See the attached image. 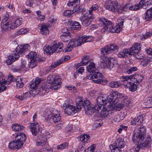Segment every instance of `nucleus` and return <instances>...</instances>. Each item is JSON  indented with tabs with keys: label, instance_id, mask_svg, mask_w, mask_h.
I'll return each instance as SVG.
<instances>
[{
	"label": "nucleus",
	"instance_id": "obj_1",
	"mask_svg": "<svg viewBox=\"0 0 152 152\" xmlns=\"http://www.w3.org/2000/svg\"><path fill=\"white\" fill-rule=\"evenodd\" d=\"M119 48V47L116 44H113L107 45L101 49L100 61L102 67H107L110 69L114 66L116 64L115 60L113 58H108L107 55L118 49Z\"/></svg>",
	"mask_w": 152,
	"mask_h": 152
},
{
	"label": "nucleus",
	"instance_id": "obj_2",
	"mask_svg": "<svg viewBox=\"0 0 152 152\" xmlns=\"http://www.w3.org/2000/svg\"><path fill=\"white\" fill-rule=\"evenodd\" d=\"M146 131V127L142 126H139L134 131L132 134V141L137 145L135 148L136 151L138 152L140 148L143 147L141 145V142L144 140Z\"/></svg>",
	"mask_w": 152,
	"mask_h": 152
},
{
	"label": "nucleus",
	"instance_id": "obj_3",
	"mask_svg": "<svg viewBox=\"0 0 152 152\" xmlns=\"http://www.w3.org/2000/svg\"><path fill=\"white\" fill-rule=\"evenodd\" d=\"M77 101L79 105L78 107L80 110L83 107L86 115H91L94 113L100 110V108L96 105L95 107L90 106L91 102L86 98L83 99L82 97H79L77 98Z\"/></svg>",
	"mask_w": 152,
	"mask_h": 152
},
{
	"label": "nucleus",
	"instance_id": "obj_4",
	"mask_svg": "<svg viewBox=\"0 0 152 152\" xmlns=\"http://www.w3.org/2000/svg\"><path fill=\"white\" fill-rule=\"evenodd\" d=\"M127 96L124 94L119 93L117 91H115L108 96V99L110 102H112L114 104L110 106V108L111 110H117L115 108V106L118 108L120 105V103H122L124 99H127Z\"/></svg>",
	"mask_w": 152,
	"mask_h": 152
},
{
	"label": "nucleus",
	"instance_id": "obj_5",
	"mask_svg": "<svg viewBox=\"0 0 152 152\" xmlns=\"http://www.w3.org/2000/svg\"><path fill=\"white\" fill-rule=\"evenodd\" d=\"M93 39L91 36L84 35L75 41H71L67 46V49L65 52H69L74 47L79 46L85 42H91Z\"/></svg>",
	"mask_w": 152,
	"mask_h": 152
},
{
	"label": "nucleus",
	"instance_id": "obj_6",
	"mask_svg": "<svg viewBox=\"0 0 152 152\" xmlns=\"http://www.w3.org/2000/svg\"><path fill=\"white\" fill-rule=\"evenodd\" d=\"M99 20L102 22L103 25V28L101 30L102 32H104L108 28V31L110 32L118 33L120 32V28L119 26H114L110 21L103 17L99 18Z\"/></svg>",
	"mask_w": 152,
	"mask_h": 152
},
{
	"label": "nucleus",
	"instance_id": "obj_7",
	"mask_svg": "<svg viewBox=\"0 0 152 152\" xmlns=\"http://www.w3.org/2000/svg\"><path fill=\"white\" fill-rule=\"evenodd\" d=\"M140 50V44L136 43L129 49H125L121 51L118 54V57L121 58H126L127 54L138 56V53Z\"/></svg>",
	"mask_w": 152,
	"mask_h": 152
},
{
	"label": "nucleus",
	"instance_id": "obj_8",
	"mask_svg": "<svg viewBox=\"0 0 152 152\" xmlns=\"http://www.w3.org/2000/svg\"><path fill=\"white\" fill-rule=\"evenodd\" d=\"M29 46L28 44L24 45L23 46H18L16 48L15 53H13L12 56H9L8 59L6 60L7 64L8 65L11 64L19 58V55L22 54L27 50Z\"/></svg>",
	"mask_w": 152,
	"mask_h": 152
},
{
	"label": "nucleus",
	"instance_id": "obj_9",
	"mask_svg": "<svg viewBox=\"0 0 152 152\" xmlns=\"http://www.w3.org/2000/svg\"><path fill=\"white\" fill-rule=\"evenodd\" d=\"M93 73V74H90L89 75H88L86 77V79H91L94 83L97 84L102 85H105L107 84V80L104 78H102V75L97 69Z\"/></svg>",
	"mask_w": 152,
	"mask_h": 152
},
{
	"label": "nucleus",
	"instance_id": "obj_10",
	"mask_svg": "<svg viewBox=\"0 0 152 152\" xmlns=\"http://www.w3.org/2000/svg\"><path fill=\"white\" fill-rule=\"evenodd\" d=\"M77 98L75 100L77 108L75 106L69 104L67 101L65 102L63 104L62 107L64 110L65 113L68 115H73L80 110L79 103L77 101Z\"/></svg>",
	"mask_w": 152,
	"mask_h": 152
},
{
	"label": "nucleus",
	"instance_id": "obj_11",
	"mask_svg": "<svg viewBox=\"0 0 152 152\" xmlns=\"http://www.w3.org/2000/svg\"><path fill=\"white\" fill-rule=\"evenodd\" d=\"M106 9L113 12L121 13L123 12V8H120L118 3L115 2L109 1L105 5Z\"/></svg>",
	"mask_w": 152,
	"mask_h": 152
},
{
	"label": "nucleus",
	"instance_id": "obj_12",
	"mask_svg": "<svg viewBox=\"0 0 152 152\" xmlns=\"http://www.w3.org/2000/svg\"><path fill=\"white\" fill-rule=\"evenodd\" d=\"M12 17L10 18L8 14H6L4 16V18L1 23L2 29L4 31H9L12 29L11 28L12 20Z\"/></svg>",
	"mask_w": 152,
	"mask_h": 152
},
{
	"label": "nucleus",
	"instance_id": "obj_13",
	"mask_svg": "<svg viewBox=\"0 0 152 152\" xmlns=\"http://www.w3.org/2000/svg\"><path fill=\"white\" fill-rule=\"evenodd\" d=\"M29 94L33 96L39 94L40 95L45 94L47 90H45L47 86H30Z\"/></svg>",
	"mask_w": 152,
	"mask_h": 152
},
{
	"label": "nucleus",
	"instance_id": "obj_14",
	"mask_svg": "<svg viewBox=\"0 0 152 152\" xmlns=\"http://www.w3.org/2000/svg\"><path fill=\"white\" fill-rule=\"evenodd\" d=\"M27 58H29L30 61L28 66L29 68H31L36 66L37 64V61L38 60V55L36 52L31 51L26 56Z\"/></svg>",
	"mask_w": 152,
	"mask_h": 152
},
{
	"label": "nucleus",
	"instance_id": "obj_15",
	"mask_svg": "<svg viewBox=\"0 0 152 152\" xmlns=\"http://www.w3.org/2000/svg\"><path fill=\"white\" fill-rule=\"evenodd\" d=\"M94 15H84L81 16L80 18V20L83 25L85 26H89L92 21L94 19Z\"/></svg>",
	"mask_w": 152,
	"mask_h": 152
},
{
	"label": "nucleus",
	"instance_id": "obj_16",
	"mask_svg": "<svg viewBox=\"0 0 152 152\" xmlns=\"http://www.w3.org/2000/svg\"><path fill=\"white\" fill-rule=\"evenodd\" d=\"M109 100L108 96L107 97L105 95H102L97 98L96 106L101 110L104 105L106 104L107 102H110Z\"/></svg>",
	"mask_w": 152,
	"mask_h": 152
},
{
	"label": "nucleus",
	"instance_id": "obj_17",
	"mask_svg": "<svg viewBox=\"0 0 152 152\" xmlns=\"http://www.w3.org/2000/svg\"><path fill=\"white\" fill-rule=\"evenodd\" d=\"M26 139V137L25 134L22 132L18 133L15 137V141L18 142V143L22 147L23 146L24 143Z\"/></svg>",
	"mask_w": 152,
	"mask_h": 152
},
{
	"label": "nucleus",
	"instance_id": "obj_18",
	"mask_svg": "<svg viewBox=\"0 0 152 152\" xmlns=\"http://www.w3.org/2000/svg\"><path fill=\"white\" fill-rule=\"evenodd\" d=\"M144 120V118L143 115H141L137 117V118L133 119L131 121V124L132 125H138V126L135 127V129L136 128H137L138 127L140 126H141V125H140L141 123H142ZM142 126H144L145 127V126L142 125Z\"/></svg>",
	"mask_w": 152,
	"mask_h": 152
},
{
	"label": "nucleus",
	"instance_id": "obj_19",
	"mask_svg": "<svg viewBox=\"0 0 152 152\" xmlns=\"http://www.w3.org/2000/svg\"><path fill=\"white\" fill-rule=\"evenodd\" d=\"M63 47L62 43H58L57 44L56 42L53 43V45L50 47L52 54L53 53H58L60 52Z\"/></svg>",
	"mask_w": 152,
	"mask_h": 152
},
{
	"label": "nucleus",
	"instance_id": "obj_20",
	"mask_svg": "<svg viewBox=\"0 0 152 152\" xmlns=\"http://www.w3.org/2000/svg\"><path fill=\"white\" fill-rule=\"evenodd\" d=\"M134 76L133 75H131L130 76H122L121 77L120 79L121 81L122 82H125V83L126 82L127 83L126 86H133L134 83H132V79L133 80V77ZM125 86V84H124Z\"/></svg>",
	"mask_w": 152,
	"mask_h": 152
},
{
	"label": "nucleus",
	"instance_id": "obj_21",
	"mask_svg": "<svg viewBox=\"0 0 152 152\" xmlns=\"http://www.w3.org/2000/svg\"><path fill=\"white\" fill-rule=\"evenodd\" d=\"M97 112L100 117L102 118L107 117L109 114V111L106 108L104 107V106L102 107L99 111Z\"/></svg>",
	"mask_w": 152,
	"mask_h": 152
},
{
	"label": "nucleus",
	"instance_id": "obj_22",
	"mask_svg": "<svg viewBox=\"0 0 152 152\" xmlns=\"http://www.w3.org/2000/svg\"><path fill=\"white\" fill-rule=\"evenodd\" d=\"M18 143V142L15 141V140L9 143V148L10 149H15L16 148L18 149H20L22 147L20 146V147L19 146H20Z\"/></svg>",
	"mask_w": 152,
	"mask_h": 152
},
{
	"label": "nucleus",
	"instance_id": "obj_23",
	"mask_svg": "<svg viewBox=\"0 0 152 152\" xmlns=\"http://www.w3.org/2000/svg\"><path fill=\"white\" fill-rule=\"evenodd\" d=\"M22 22V19L20 18H17L13 22L12 21L11 28L13 29H15L20 25Z\"/></svg>",
	"mask_w": 152,
	"mask_h": 152
},
{
	"label": "nucleus",
	"instance_id": "obj_24",
	"mask_svg": "<svg viewBox=\"0 0 152 152\" xmlns=\"http://www.w3.org/2000/svg\"><path fill=\"white\" fill-rule=\"evenodd\" d=\"M44 81L40 78H36L34 80H32L30 84V86H37L38 85H43Z\"/></svg>",
	"mask_w": 152,
	"mask_h": 152
},
{
	"label": "nucleus",
	"instance_id": "obj_25",
	"mask_svg": "<svg viewBox=\"0 0 152 152\" xmlns=\"http://www.w3.org/2000/svg\"><path fill=\"white\" fill-rule=\"evenodd\" d=\"M39 126V124L37 123H34L31 124L30 129L33 135L36 136L37 135V127H38Z\"/></svg>",
	"mask_w": 152,
	"mask_h": 152
},
{
	"label": "nucleus",
	"instance_id": "obj_26",
	"mask_svg": "<svg viewBox=\"0 0 152 152\" xmlns=\"http://www.w3.org/2000/svg\"><path fill=\"white\" fill-rule=\"evenodd\" d=\"M152 140L150 137L148 136L145 142L143 143L141 142V145L143 147L149 148L151 147Z\"/></svg>",
	"mask_w": 152,
	"mask_h": 152
},
{
	"label": "nucleus",
	"instance_id": "obj_27",
	"mask_svg": "<svg viewBox=\"0 0 152 152\" xmlns=\"http://www.w3.org/2000/svg\"><path fill=\"white\" fill-rule=\"evenodd\" d=\"M113 143L121 149L123 148L126 145L124 139L121 138L117 139Z\"/></svg>",
	"mask_w": 152,
	"mask_h": 152
},
{
	"label": "nucleus",
	"instance_id": "obj_28",
	"mask_svg": "<svg viewBox=\"0 0 152 152\" xmlns=\"http://www.w3.org/2000/svg\"><path fill=\"white\" fill-rule=\"evenodd\" d=\"M132 75L134 76L133 77V81L134 82L133 86H134V83H140L141 82L142 80L143 79V77L142 75H138L137 74H133Z\"/></svg>",
	"mask_w": 152,
	"mask_h": 152
},
{
	"label": "nucleus",
	"instance_id": "obj_29",
	"mask_svg": "<svg viewBox=\"0 0 152 152\" xmlns=\"http://www.w3.org/2000/svg\"><path fill=\"white\" fill-rule=\"evenodd\" d=\"M110 148L112 152H121L122 149L113 143L110 145Z\"/></svg>",
	"mask_w": 152,
	"mask_h": 152
},
{
	"label": "nucleus",
	"instance_id": "obj_30",
	"mask_svg": "<svg viewBox=\"0 0 152 152\" xmlns=\"http://www.w3.org/2000/svg\"><path fill=\"white\" fill-rule=\"evenodd\" d=\"M143 55L140 57H137V58L142 59L141 61L140 64L143 67L146 66L150 62L146 57H144Z\"/></svg>",
	"mask_w": 152,
	"mask_h": 152
},
{
	"label": "nucleus",
	"instance_id": "obj_31",
	"mask_svg": "<svg viewBox=\"0 0 152 152\" xmlns=\"http://www.w3.org/2000/svg\"><path fill=\"white\" fill-rule=\"evenodd\" d=\"M131 104V102L129 101L127 99H124L122 103H120V105L118 108V110H120L121 109L123 108L125 106L128 107Z\"/></svg>",
	"mask_w": 152,
	"mask_h": 152
},
{
	"label": "nucleus",
	"instance_id": "obj_32",
	"mask_svg": "<svg viewBox=\"0 0 152 152\" xmlns=\"http://www.w3.org/2000/svg\"><path fill=\"white\" fill-rule=\"evenodd\" d=\"M81 27V25L78 22L74 21L71 23V28L74 30H80Z\"/></svg>",
	"mask_w": 152,
	"mask_h": 152
},
{
	"label": "nucleus",
	"instance_id": "obj_33",
	"mask_svg": "<svg viewBox=\"0 0 152 152\" xmlns=\"http://www.w3.org/2000/svg\"><path fill=\"white\" fill-rule=\"evenodd\" d=\"M88 72L90 73H93L96 70L95 64L94 62H90L89 65L87 67Z\"/></svg>",
	"mask_w": 152,
	"mask_h": 152
},
{
	"label": "nucleus",
	"instance_id": "obj_34",
	"mask_svg": "<svg viewBox=\"0 0 152 152\" xmlns=\"http://www.w3.org/2000/svg\"><path fill=\"white\" fill-rule=\"evenodd\" d=\"M40 30L41 34H42L47 35L48 34L49 32L47 25H42Z\"/></svg>",
	"mask_w": 152,
	"mask_h": 152
},
{
	"label": "nucleus",
	"instance_id": "obj_35",
	"mask_svg": "<svg viewBox=\"0 0 152 152\" xmlns=\"http://www.w3.org/2000/svg\"><path fill=\"white\" fill-rule=\"evenodd\" d=\"M90 61V58L89 56L84 55L82 58V61L80 63V65H86Z\"/></svg>",
	"mask_w": 152,
	"mask_h": 152
},
{
	"label": "nucleus",
	"instance_id": "obj_36",
	"mask_svg": "<svg viewBox=\"0 0 152 152\" xmlns=\"http://www.w3.org/2000/svg\"><path fill=\"white\" fill-rule=\"evenodd\" d=\"M145 19L146 20H150L152 18V8L148 9L145 12Z\"/></svg>",
	"mask_w": 152,
	"mask_h": 152
},
{
	"label": "nucleus",
	"instance_id": "obj_37",
	"mask_svg": "<svg viewBox=\"0 0 152 152\" xmlns=\"http://www.w3.org/2000/svg\"><path fill=\"white\" fill-rule=\"evenodd\" d=\"M89 137V136L88 135L83 134L80 135V139L83 143L88 142Z\"/></svg>",
	"mask_w": 152,
	"mask_h": 152
},
{
	"label": "nucleus",
	"instance_id": "obj_38",
	"mask_svg": "<svg viewBox=\"0 0 152 152\" xmlns=\"http://www.w3.org/2000/svg\"><path fill=\"white\" fill-rule=\"evenodd\" d=\"M99 8V6L97 4L93 5L88 10V14L89 15H94L93 13L94 11Z\"/></svg>",
	"mask_w": 152,
	"mask_h": 152
},
{
	"label": "nucleus",
	"instance_id": "obj_39",
	"mask_svg": "<svg viewBox=\"0 0 152 152\" xmlns=\"http://www.w3.org/2000/svg\"><path fill=\"white\" fill-rule=\"evenodd\" d=\"M25 127L18 124H14L12 126V128L13 130L15 131H19L23 130Z\"/></svg>",
	"mask_w": 152,
	"mask_h": 152
},
{
	"label": "nucleus",
	"instance_id": "obj_40",
	"mask_svg": "<svg viewBox=\"0 0 152 152\" xmlns=\"http://www.w3.org/2000/svg\"><path fill=\"white\" fill-rule=\"evenodd\" d=\"M56 74L48 76L47 78V83L51 85L54 84V81L56 77Z\"/></svg>",
	"mask_w": 152,
	"mask_h": 152
},
{
	"label": "nucleus",
	"instance_id": "obj_41",
	"mask_svg": "<svg viewBox=\"0 0 152 152\" xmlns=\"http://www.w3.org/2000/svg\"><path fill=\"white\" fill-rule=\"evenodd\" d=\"M22 64L20 66L17 67L13 68V69L16 72H19L23 69V68H24L26 64V61L24 60L22 61Z\"/></svg>",
	"mask_w": 152,
	"mask_h": 152
},
{
	"label": "nucleus",
	"instance_id": "obj_42",
	"mask_svg": "<svg viewBox=\"0 0 152 152\" xmlns=\"http://www.w3.org/2000/svg\"><path fill=\"white\" fill-rule=\"evenodd\" d=\"M61 116L60 114H53L52 120L54 123L58 122L61 119Z\"/></svg>",
	"mask_w": 152,
	"mask_h": 152
},
{
	"label": "nucleus",
	"instance_id": "obj_43",
	"mask_svg": "<svg viewBox=\"0 0 152 152\" xmlns=\"http://www.w3.org/2000/svg\"><path fill=\"white\" fill-rule=\"evenodd\" d=\"M64 61V59L62 58L57 62H55L54 64H52L51 65V66L52 68H55L61 64Z\"/></svg>",
	"mask_w": 152,
	"mask_h": 152
},
{
	"label": "nucleus",
	"instance_id": "obj_44",
	"mask_svg": "<svg viewBox=\"0 0 152 152\" xmlns=\"http://www.w3.org/2000/svg\"><path fill=\"white\" fill-rule=\"evenodd\" d=\"M68 147V144L66 142H64L57 146V148L58 149L62 150L66 149Z\"/></svg>",
	"mask_w": 152,
	"mask_h": 152
},
{
	"label": "nucleus",
	"instance_id": "obj_45",
	"mask_svg": "<svg viewBox=\"0 0 152 152\" xmlns=\"http://www.w3.org/2000/svg\"><path fill=\"white\" fill-rule=\"evenodd\" d=\"M61 79L59 77L58 75L56 74L55 80L54 81V84L56 85L55 86H58L61 85Z\"/></svg>",
	"mask_w": 152,
	"mask_h": 152
},
{
	"label": "nucleus",
	"instance_id": "obj_46",
	"mask_svg": "<svg viewBox=\"0 0 152 152\" xmlns=\"http://www.w3.org/2000/svg\"><path fill=\"white\" fill-rule=\"evenodd\" d=\"M145 0H141L140 1L138 4L140 6V7H142L144 9L146 8L148 4H147V6H146L147 3L145 2Z\"/></svg>",
	"mask_w": 152,
	"mask_h": 152
},
{
	"label": "nucleus",
	"instance_id": "obj_47",
	"mask_svg": "<svg viewBox=\"0 0 152 152\" xmlns=\"http://www.w3.org/2000/svg\"><path fill=\"white\" fill-rule=\"evenodd\" d=\"M47 143V139L45 137H43L40 142H37V144L38 145H41L42 146L45 145Z\"/></svg>",
	"mask_w": 152,
	"mask_h": 152
},
{
	"label": "nucleus",
	"instance_id": "obj_48",
	"mask_svg": "<svg viewBox=\"0 0 152 152\" xmlns=\"http://www.w3.org/2000/svg\"><path fill=\"white\" fill-rule=\"evenodd\" d=\"M81 7L77 5V4H76V5L74 6L72 11L73 13L77 12V13H79L81 12Z\"/></svg>",
	"mask_w": 152,
	"mask_h": 152
},
{
	"label": "nucleus",
	"instance_id": "obj_49",
	"mask_svg": "<svg viewBox=\"0 0 152 152\" xmlns=\"http://www.w3.org/2000/svg\"><path fill=\"white\" fill-rule=\"evenodd\" d=\"M43 49L45 53H46L48 54H52V52H51V48H50L48 46L44 47Z\"/></svg>",
	"mask_w": 152,
	"mask_h": 152
},
{
	"label": "nucleus",
	"instance_id": "obj_50",
	"mask_svg": "<svg viewBox=\"0 0 152 152\" xmlns=\"http://www.w3.org/2000/svg\"><path fill=\"white\" fill-rule=\"evenodd\" d=\"M95 147V145L94 144H93L92 145L87 149L85 150V152H95L94 151Z\"/></svg>",
	"mask_w": 152,
	"mask_h": 152
},
{
	"label": "nucleus",
	"instance_id": "obj_51",
	"mask_svg": "<svg viewBox=\"0 0 152 152\" xmlns=\"http://www.w3.org/2000/svg\"><path fill=\"white\" fill-rule=\"evenodd\" d=\"M15 81L16 82L17 86H24V85L21 78L20 77H17L15 79Z\"/></svg>",
	"mask_w": 152,
	"mask_h": 152
},
{
	"label": "nucleus",
	"instance_id": "obj_52",
	"mask_svg": "<svg viewBox=\"0 0 152 152\" xmlns=\"http://www.w3.org/2000/svg\"><path fill=\"white\" fill-rule=\"evenodd\" d=\"M73 13L72 10H65L63 12L65 16H70Z\"/></svg>",
	"mask_w": 152,
	"mask_h": 152
},
{
	"label": "nucleus",
	"instance_id": "obj_53",
	"mask_svg": "<svg viewBox=\"0 0 152 152\" xmlns=\"http://www.w3.org/2000/svg\"><path fill=\"white\" fill-rule=\"evenodd\" d=\"M28 30L27 29L21 28L18 30V34H23L26 33L28 31Z\"/></svg>",
	"mask_w": 152,
	"mask_h": 152
},
{
	"label": "nucleus",
	"instance_id": "obj_54",
	"mask_svg": "<svg viewBox=\"0 0 152 152\" xmlns=\"http://www.w3.org/2000/svg\"><path fill=\"white\" fill-rule=\"evenodd\" d=\"M46 114V115L45 116V119L46 120H49L51 118H52L53 114H52L50 111H49V113Z\"/></svg>",
	"mask_w": 152,
	"mask_h": 152
},
{
	"label": "nucleus",
	"instance_id": "obj_55",
	"mask_svg": "<svg viewBox=\"0 0 152 152\" xmlns=\"http://www.w3.org/2000/svg\"><path fill=\"white\" fill-rule=\"evenodd\" d=\"M13 78L14 77L11 75H8L7 80H6L8 85L10 84V83L12 82L13 80Z\"/></svg>",
	"mask_w": 152,
	"mask_h": 152
},
{
	"label": "nucleus",
	"instance_id": "obj_56",
	"mask_svg": "<svg viewBox=\"0 0 152 152\" xmlns=\"http://www.w3.org/2000/svg\"><path fill=\"white\" fill-rule=\"evenodd\" d=\"M137 67H133L128 69L127 72L128 74H131L133 72L136 71L137 70Z\"/></svg>",
	"mask_w": 152,
	"mask_h": 152
},
{
	"label": "nucleus",
	"instance_id": "obj_57",
	"mask_svg": "<svg viewBox=\"0 0 152 152\" xmlns=\"http://www.w3.org/2000/svg\"><path fill=\"white\" fill-rule=\"evenodd\" d=\"M140 6L138 4L134 6L132 5L131 7V8L129 10H137L140 8Z\"/></svg>",
	"mask_w": 152,
	"mask_h": 152
},
{
	"label": "nucleus",
	"instance_id": "obj_58",
	"mask_svg": "<svg viewBox=\"0 0 152 152\" xmlns=\"http://www.w3.org/2000/svg\"><path fill=\"white\" fill-rule=\"evenodd\" d=\"M132 4H126L125 6L123 7H120V8H123V12L124 11H126V9H129V10H130V9L131 8V7L132 6Z\"/></svg>",
	"mask_w": 152,
	"mask_h": 152
},
{
	"label": "nucleus",
	"instance_id": "obj_59",
	"mask_svg": "<svg viewBox=\"0 0 152 152\" xmlns=\"http://www.w3.org/2000/svg\"><path fill=\"white\" fill-rule=\"evenodd\" d=\"M66 88L69 90H72L74 92H76V88L75 86L72 87V86H66Z\"/></svg>",
	"mask_w": 152,
	"mask_h": 152
},
{
	"label": "nucleus",
	"instance_id": "obj_60",
	"mask_svg": "<svg viewBox=\"0 0 152 152\" xmlns=\"http://www.w3.org/2000/svg\"><path fill=\"white\" fill-rule=\"evenodd\" d=\"M7 83V80L5 79H3L0 80V86H5L6 85H8Z\"/></svg>",
	"mask_w": 152,
	"mask_h": 152
},
{
	"label": "nucleus",
	"instance_id": "obj_61",
	"mask_svg": "<svg viewBox=\"0 0 152 152\" xmlns=\"http://www.w3.org/2000/svg\"><path fill=\"white\" fill-rule=\"evenodd\" d=\"M70 31L68 30L67 28H64L61 30V32L62 33L67 34H70Z\"/></svg>",
	"mask_w": 152,
	"mask_h": 152
},
{
	"label": "nucleus",
	"instance_id": "obj_62",
	"mask_svg": "<svg viewBox=\"0 0 152 152\" xmlns=\"http://www.w3.org/2000/svg\"><path fill=\"white\" fill-rule=\"evenodd\" d=\"M110 86H120V83L118 81H112L110 83Z\"/></svg>",
	"mask_w": 152,
	"mask_h": 152
},
{
	"label": "nucleus",
	"instance_id": "obj_63",
	"mask_svg": "<svg viewBox=\"0 0 152 152\" xmlns=\"http://www.w3.org/2000/svg\"><path fill=\"white\" fill-rule=\"evenodd\" d=\"M137 88V86H129V89L130 91L134 92L135 91Z\"/></svg>",
	"mask_w": 152,
	"mask_h": 152
},
{
	"label": "nucleus",
	"instance_id": "obj_64",
	"mask_svg": "<svg viewBox=\"0 0 152 152\" xmlns=\"http://www.w3.org/2000/svg\"><path fill=\"white\" fill-rule=\"evenodd\" d=\"M26 4L27 5L31 7L34 4V1L32 0H29L26 1Z\"/></svg>",
	"mask_w": 152,
	"mask_h": 152
}]
</instances>
